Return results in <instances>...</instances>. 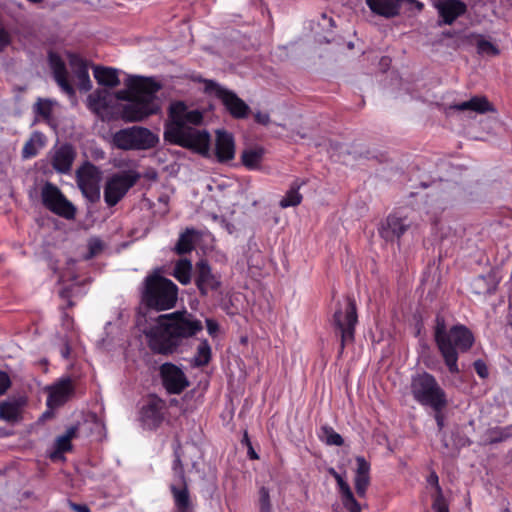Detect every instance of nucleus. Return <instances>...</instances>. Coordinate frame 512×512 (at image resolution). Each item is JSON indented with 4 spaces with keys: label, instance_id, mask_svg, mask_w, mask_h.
I'll use <instances>...</instances> for the list:
<instances>
[{
    "label": "nucleus",
    "instance_id": "nucleus-1",
    "mask_svg": "<svg viewBox=\"0 0 512 512\" xmlns=\"http://www.w3.org/2000/svg\"><path fill=\"white\" fill-rule=\"evenodd\" d=\"M203 114L197 109H189L181 102H174L169 108V120L165 125L164 138L170 143L191 149L206 157H216L220 163H226L235 157V142L231 133L216 131L215 149H211L210 134L194 126L202 123Z\"/></svg>",
    "mask_w": 512,
    "mask_h": 512
},
{
    "label": "nucleus",
    "instance_id": "nucleus-2",
    "mask_svg": "<svg viewBox=\"0 0 512 512\" xmlns=\"http://www.w3.org/2000/svg\"><path fill=\"white\" fill-rule=\"evenodd\" d=\"M126 89L113 93L116 100L126 101L121 107L119 117L124 122H139L156 114L160 110L156 93L160 85L152 78L128 76L125 80Z\"/></svg>",
    "mask_w": 512,
    "mask_h": 512
},
{
    "label": "nucleus",
    "instance_id": "nucleus-3",
    "mask_svg": "<svg viewBox=\"0 0 512 512\" xmlns=\"http://www.w3.org/2000/svg\"><path fill=\"white\" fill-rule=\"evenodd\" d=\"M66 57L72 71L71 77L61 57L56 53H49L50 68L57 84L70 97L75 95L72 82H74L80 90L89 91L92 88V82L88 72L87 61L79 55L70 52L66 54Z\"/></svg>",
    "mask_w": 512,
    "mask_h": 512
},
{
    "label": "nucleus",
    "instance_id": "nucleus-4",
    "mask_svg": "<svg viewBox=\"0 0 512 512\" xmlns=\"http://www.w3.org/2000/svg\"><path fill=\"white\" fill-rule=\"evenodd\" d=\"M435 341L451 373L458 372L456 349L467 350L473 344L471 332L462 325H457L446 330L444 319L437 317L435 327Z\"/></svg>",
    "mask_w": 512,
    "mask_h": 512
},
{
    "label": "nucleus",
    "instance_id": "nucleus-5",
    "mask_svg": "<svg viewBox=\"0 0 512 512\" xmlns=\"http://www.w3.org/2000/svg\"><path fill=\"white\" fill-rule=\"evenodd\" d=\"M178 298V287L170 279L154 273L145 278L142 292L143 303L157 311L171 309Z\"/></svg>",
    "mask_w": 512,
    "mask_h": 512
},
{
    "label": "nucleus",
    "instance_id": "nucleus-6",
    "mask_svg": "<svg viewBox=\"0 0 512 512\" xmlns=\"http://www.w3.org/2000/svg\"><path fill=\"white\" fill-rule=\"evenodd\" d=\"M411 393L421 405L430 406L435 412L447 405L446 394L434 376L427 372L414 375L411 380Z\"/></svg>",
    "mask_w": 512,
    "mask_h": 512
},
{
    "label": "nucleus",
    "instance_id": "nucleus-7",
    "mask_svg": "<svg viewBox=\"0 0 512 512\" xmlns=\"http://www.w3.org/2000/svg\"><path fill=\"white\" fill-rule=\"evenodd\" d=\"M158 143V134L143 126L122 128L111 136L112 146L124 151L149 150Z\"/></svg>",
    "mask_w": 512,
    "mask_h": 512
},
{
    "label": "nucleus",
    "instance_id": "nucleus-8",
    "mask_svg": "<svg viewBox=\"0 0 512 512\" xmlns=\"http://www.w3.org/2000/svg\"><path fill=\"white\" fill-rule=\"evenodd\" d=\"M149 347L156 353L168 354L177 347L176 341L166 320L158 316L154 325L144 330Z\"/></svg>",
    "mask_w": 512,
    "mask_h": 512
},
{
    "label": "nucleus",
    "instance_id": "nucleus-9",
    "mask_svg": "<svg viewBox=\"0 0 512 512\" xmlns=\"http://www.w3.org/2000/svg\"><path fill=\"white\" fill-rule=\"evenodd\" d=\"M138 179L139 174L134 171H124L112 175L104 189V199L107 205H116Z\"/></svg>",
    "mask_w": 512,
    "mask_h": 512
},
{
    "label": "nucleus",
    "instance_id": "nucleus-10",
    "mask_svg": "<svg viewBox=\"0 0 512 512\" xmlns=\"http://www.w3.org/2000/svg\"><path fill=\"white\" fill-rule=\"evenodd\" d=\"M162 319L166 320L176 341L195 335L202 330V324L187 311H177L163 314Z\"/></svg>",
    "mask_w": 512,
    "mask_h": 512
},
{
    "label": "nucleus",
    "instance_id": "nucleus-11",
    "mask_svg": "<svg viewBox=\"0 0 512 512\" xmlns=\"http://www.w3.org/2000/svg\"><path fill=\"white\" fill-rule=\"evenodd\" d=\"M204 90L219 98L233 117L245 118L248 115L249 106L232 91L221 87L212 80H204Z\"/></svg>",
    "mask_w": 512,
    "mask_h": 512
},
{
    "label": "nucleus",
    "instance_id": "nucleus-12",
    "mask_svg": "<svg viewBox=\"0 0 512 512\" xmlns=\"http://www.w3.org/2000/svg\"><path fill=\"white\" fill-rule=\"evenodd\" d=\"M41 198L44 206L54 214L65 219L75 217V207L55 185L46 183L42 188Z\"/></svg>",
    "mask_w": 512,
    "mask_h": 512
},
{
    "label": "nucleus",
    "instance_id": "nucleus-13",
    "mask_svg": "<svg viewBox=\"0 0 512 512\" xmlns=\"http://www.w3.org/2000/svg\"><path fill=\"white\" fill-rule=\"evenodd\" d=\"M357 323L356 305L348 299L344 307H339L334 313V325L341 334V346L354 339V329Z\"/></svg>",
    "mask_w": 512,
    "mask_h": 512
},
{
    "label": "nucleus",
    "instance_id": "nucleus-14",
    "mask_svg": "<svg viewBox=\"0 0 512 512\" xmlns=\"http://www.w3.org/2000/svg\"><path fill=\"white\" fill-rule=\"evenodd\" d=\"M101 171L91 163L77 170V184L86 198L95 201L100 197Z\"/></svg>",
    "mask_w": 512,
    "mask_h": 512
},
{
    "label": "nucleus",
    "instance_id": "nucleus-15",
    "mask_svg": "<svg viewBox=\"0 0 512 512\" xmlns=\"http://www.w3.org/2000/svg\"><path fill=\"white\" fill-rule=\"evenodd\" d=\"M88 108L102 120L116 118L114 95L107 89H97L87 98Z\"/></svg>",
    "mask_w": 512,
    "mask_h": 512
},
{
    "label": "nucleus",
    "instance_id": "nucleus-16",
    "mask_svg": "<svg viewBox=\"0 0 512 512\" xmlns=\"http://www.w3.org/2000/svg\"><path fill=\"white\" fill-rule=\"evenodd\" d=\"M76 157V151L70 144L55 146L50 151L52 167L59 173L66 174L71 171L72 164Z\"/></svg>",
    "mask_w": 512,
    "mask_h": 512
},
{
    "label": "nucleus",
    "instance_id": "nucleus-17",
    "mask_svg": "<svg viewBox=\"0 0 512 512\" xmlns=\"http://www.w3.org/2000/svg\"><path fill=\"white\" fill-rule=\"evenodd\" d=\"M161 375L164 386L170 393H180L188 386V381L183 371L171 363L161 366Z\"/></svg>",
    "mask_w": 512,
    "mask_h": 512
},
{
    "label": "nucleus",
    "instance_id": "nucleus-18",
    "mask_svg": "<svg viewBox=\"0 0 512 512\" xmlns=\"http://www.w3.org/2000/svg\"><path fill=\"white\" fill-rule=\"evenodd\" d=\"M412 221L408 217L389 215L381 228V236L389 241L399 239L410 227Z\"/></svg>",
    "mask_w": 512,
    "mask_h": 512
},
{
    "label": "nucleus",
    "instance_id": "nucleus-19",
    "mask_svg": "<svg viewBox=\"0 0 512 512\" xmlns=\"http://www.w3.org/2000/svg\"><path fill=\"white\" fill-rule=\"evenodd\" d=\"M164 402L158 398H152L141 409V421L148 429H154L163 420Z\"/></svg>",
    "mask_w": 512,
    "mask_h": 512
},
{
    "label": "nucleus",
    "instance_id": "nucleus-20",
    "mask_svg": "<svg viewBox=\"0 0 512 512\" xmlns=\"http://www.w3.org/2000/svg\"><path fill=\"white\" fill-rule=\"evenodd\" d=\"M434 6L445 24H452L465 13L466 5L460 0H435Z\"/></svg>",
    "mask_w": 512,
    "mask_h": 512
},
{
    "label": "nucleus",
    "instance_id": "nucleus-21",
    "mask_svg": "<svg viewBox=\"0 0 512 512\" xmlns=\"http://www.w3.org/2000/svg\"><path fill=\"white\" fill-rule=\"evenodd\" d=\"M196 285L202 294H207L210 291L216 290L219 286V281L215 275L212 274L210 266L206 261H199L196 264Z\"/></svg>",
    "mask_w": 512,
    "mask_h": 512
},
{
    "label": "nucleus",
    "instance_id": "nucleus-22",
    "mask_svg": "<svg viewBox=\"0 0 512 512\" xmlns=\"http://www.w3.org/2000/svg\"><path fill=\"white\" fill-rule=\"evenodd\" d=\"M47 405L50 408L59 407L72 395L73 388L69 379L61 380L48 388Z\"/></svg>",
    "mask_w": 512,
    "mask_h": 512
},
{
    "label": "nucleus",
    "instance_id": "nucleus-23",
    "mask_svg": "<svg viewBox=\"0 0 512 512\" xmlns=\"http://www.w3.org/2000/svg\"><path fill=\"white\" fill-rule=\"evenodd\" d=\"M366 4L373 13L390 18L399 13L401 0H366Z\"/></svg>",
    "mask_w": 512,
    "mask_h": 512
},
{
    "label": "nucleus",
    "instance_id": "nucleus-24",
    "mask_svg": "<svg viewBox=\"0 0 512 512\" xmlns=\"http://www.w3.org/2000/svg\"><path fill=\"white\" fill-rule=\"evenodd\" d=\"M94 78L97 83L107 88H115L120 84L119 70L112 67L95 66Z\"/></svg>",
    "mask_w": 512,
    "mask_h": 512
},
{
    "label": "nucleus",
    "instance_id": "nucleus-25",
    "mask_svg": "<svg viewBox=\"0 0 512 512\" xmlns=\"http://www.w3.org/2000/svg\"><path fill=\"white\" fill-rule=\"evenodd\" d=\"M454 109L459 111H473L475 113L484 114L486 112L492 111L493 107L486 97L475 96L472 97L468 101L461 102L459 104H455L453 106Z\"/></svg>",
    "mask_w": 512,
    "mask_h": 512
},
{
    "label": "nucleus",
    "instance_id": "nucleus-26",
    "mask_svg": "<svg viewBox=\"0 0 512 512\" xmlns=\"http://www.w3.org/2000/svg\"><path fill=\"white\" fill-rule=\"evenodd\" d=\"M46 138L40 132L32 133L29 140L24 144L22 149V157L29 159L35 157L39 151L45 146Z\"/></svg>",
    "mask_w": 512,
    "mask_h": 512
},
{
    "label": "nucleus",
    "instance_id": "nucleus-27",
    "mask_svg": "<svg viewBox=\"0 0 512 512\" xmlns=\"http://www.w3.org/2000/svg\"><path fill=\"white\" fill-rule=\"evenodd\" d=\"M77 427H69L63 435L57 437L55 441V451L51 453V458L56 459L64 452L71 449V440L76 436Z\"/></svg>",
    "mask_w": 512,
    "mask_h": 512
},
{
    "label": "nucleus",
    "instance_id": "nucleus-28",
    "mask_svg": "<svg viewBox=\"0 0 512 512\" xmlns=\"http://www.w3.org/2000/svg\"><path fill=\"white\" fill-rule=\"evenodd\" d=\"M303 184L304 182L298 180L292 183L290 189L279 202L281 208L294 207L301 203L302 195L299 193V189Z\"/></svg>",
    "mask_w": 512,
    "mask_h": 512
},
{
    "label": "nucleus",
    "instance_id": "nucleus-29",
    "mask_svg": "<svg viewBox=\"0 0 512 512\" xmlns=\"http://www.w3.org/2000/svg\"><path fill=\"white\" fill-rule=\"evenodd\" d=\"M170 488L177 508L185 511L189 507V493L186 483L184 485L172 483Z\"/></svg>",
    "mask_w": 512,
    "mask_h": 512
},
{
    "label": "nucleus",
    "instance_id": "nucleus-30",
    "mask_svg": "<svg viewBox=\"0 0 512 512\" xmlns=\"http://www.w3.org/2000/svg\"><path fill=\"white\" fill-rule=\"evenodd\" d=\"M192 263L187 259H180L174 268V277L183 285L191 281Z\"/></svg>",
    "mask_w": 512,
    "mask_h": 512
},
{
    "label": "nucleus",
    "instance_id": "nucleus-31",
    "mask_svg": "<svg viewBox=\"0 0 512 512\" xmlns=\"http://www.w3.org/2000/svg\"><path fill=\"white\" fill-rule=\"evenodd\" d=\"M196 233L194 230L187 229L181 234L176 245V251L179 254L190 252L194 248Z\"/></svg>",
    "mask_w": 512,
    "mask_h": 512
},
{
    "label": "nucleus",
    "instance_id": "nucleus-32",
    "mask_svg": "<svg viewBox=\"0 0 512 512\" xmlns=\"http://www.w3.org/2000/svg\"><path fill=\"white\" fill-rule=\"evenodd\" d=\"M211 357V349L206 340H203L198 348L196 355L193 358V363L195 366H203L206 365Z\"/></svg>",
    "mask_w": 512,
    "mask_h": 512
},
{
    "label": "nucleus",
    "instance_id": "nucleus-33",
    "mask_svg": "<svg viewBox=\"0 0 512 512\" xmlns=\"http://www.w3.org/2000/svg\"><path fill=\"white\" fill-rule=\"evenodd\" d=\"M174 455H175V459L173 461V466H172V470L174 473L173 483H176L178 485H184L186 483L185 472H184V466L181 461V455L179 453V448L175 449Z\"/></svg>",
    "mask_w": 512,
    "mask_h": 512
},
{
    "label": "nucleus",
    "instance_id": "nucleus-34",
    "mask_svg": "<svg viewBox=\"0 0 512 512\" xmlns=\"http://www.w3.org/2000/svg\"><path fill=\"white\" fill-rule=\"evenodd\" d=\"M262 152L259 150H245L242 155V163L249 169H256L261 161Z\"/></svg>",
    "mask_w": 512,
    "mask_h": 512
},
{
    "label": "nucleus",
    "instance_id": "nucleus-35",
    "mask_svg": "<svg viewBox=\"0 0 512 512\" xmlns=\"http://www.w3.org/2000/svg\"><path fill=\"white\" fill-rule=\"evenodd\" d=\"M320 438L323 442H325L328 445H336L341 446L343 444V438L340 434L334 431L331 427H323L321 429V435Z\"/></svg>",
    "mask_w": 512,
    "mask_h": 512
},
{
    "label": "nucleus",
    "instance_id": "nucleus-36",
    "mask_svg": "<svg viewBox=\"0 0 512 512\" xmlns=\"http://www.w3.org/2000/svg\"><path fill=\"white\" fill-rule=\"evenodd\" d=\"M54 102L48 99H38L34 105V112L44 118L49 119L52 113Z\"/></svg>",
    "mask_w": 512,
    "mask_h": 512
},
{
    "label": "nucleus",
    "instance_id": "nucleus-37",
    "mask_svg": "<svg viewBox=\"0 0 512 512\" xmlns=\"http://www.w3.org/2000/svg\"><path fill=\"white\" fill-rule=\"evenodd\" d=\"M19 409L16 404L2 403L0 405V418L6 421H15L18 418Z\"/></svg>",
    "mask_w": 512,
    "mask_h": 512
},
{
    "label": "nucleus",
    "instance_id": "nucleus-38",
    "mask_svg": "<svg viewBox=\"0 0 512 512\" xmlns=\"http://www.w3.org/2000/svg\"><path fill=\"white\" fill-rule=\"evenodd\" d=\"M104 243L98 237H92L87 242L88 253L85 255V259H91L99 255L104 250Z\"/></svg>",
    "mask_w": 512,
    "mask_h": 512
},
{
    "label": "nucleus",
    "instance_id": "nucleus-39",
    "mask_svg": "<svg viewBox=\"0 0 512 512\" xmlns=\"http://www.w3.org/2000/svg\"><path fill=\"white\" fill-rule=\"evenodd\" d=\"M477 51L479 54L488 56H495L499 53L498 48L492 42L483 38L477 42Z\"/></svg>",
    "mask_w": 512,
    "mask_h": 512
},
{
    "label": "nucleus",
    "instance_id": "nucleus-40",
    "mask_svg": "<svg viewBox=\"0 0 512 512\" xmlns=\"http://www.w3.org/2000/svg\"><path fill=\"white\" fill-rule=\"evenodd\" d=\"M335 480L338 484L340 493L343 496V501H348V500H351L352 498H354L353 493H352L348 483L343 479V477L341 475L339 477H337Z\"/></svg>",
    "mask_w": 512,
    "mask_h": 512
},
{
    "label": "nucleus",
    "instance_id": "nucleus-41",
    "mask_svg": "<svg viewBox=\"0 0 512 512\" xmlns=\"http://www.w3.org/2000/svg\"><path fill=\"white\" fill-rule=\"evenodd\" d=\"M354 482L357 494L361 497L364 496L370 482L369 476H355Z\"/></svg>",
    "mask_w": 512,
    "mask_h": 512
},
{
    "label": "nucleus",
    "instance_id": "nucleus-42",
    "mask_svg": "<svg viewBox=\"0 0 512 512\" xmlns=\"http://www.w3.org/2000/svg\"><path fill=\"white\" fill-rule=\"evenodd\" d=\"M357 470L355 476H369L370 465L363 457H357Z\"/></svg>",
    "mask_w": 512,
    "mask_h": 512
},
{
    "label": "nucleus",
    "instance_id": "nucleus-43",
    "mask_svg": "<svg viewBox=\"0 0 512 512\" xmlns=\"http://www.w3.org/2000/svg\"><path fill=\"white\" fill-rule=\"evenodd\" d=\"M261 512H270L269 493L266 488L260 489Z\"/></svg>",
    "mask_w": 512,
    "mask_h": 512
},
{
    "label": "nucleus",
    "instance_id": "nucleus-44",
    "mask_svg": "<svg viewBox=\"0 0 512 512\" xmlns=\"http://www.w3.org/2000/svg\"><path fill=\"white\" fill-rule=\"evenodd\" d=\"M433 510L435 512H449L448 510V506L444 500V498L439 495L435 500H434V503H433Z\"/></svg>",
    "mask_w": 512,
    "mask_h": 512
},
{
    "label": "nucleus",
    "instance_id": "nucleus-45",
    "mask_svg": "<svg viewBox=\"0 0 512 512\" xmlns=\"http://www.w3.org/2000/svg\"><path fill=\"white\" fill-rule=\"evenodd\" d=\"M11 381L7 373L0 371V396L10 387Z\"/></svg>",
    "mask_w": 512,
    "mask_h": 512
},
{
    "label": "nucleus",
    "instance_id": "nucleus-46",
    "mask_svg": "<svg viewBox=\"0 0 512 512\" xmlns=\"http://www.w3.org/2000/svg\"><path fill=\"white\" fill-rule=\"evenodd\" d=\"M474 366H475V370H476L477 374L481 378H486L488 376V369L484 362L478 360L474 363Z\"/></svg>",
    "mask_w": 512,
    "mask_h": 512
},
{
    "label": "nucleus",
    "instance_id": "nucleus-47",
    "mask_svg": "<svg viewBox=\"0 0 512 512\" xmlns=\"http://www.w3.org/2000/svg\"><path fill=\"white\" fill-rule=\"evenodd\" d=\"M343 504L350 512H361V507L355 498H352L348 501H343Z\"/></svg>",
    "mask_w": 512,
    "mask_h": 512
},
{
    "label": "nucleus",
    "instance_id": "nucleus-48",
    "mask_svg": "<svg viewBox=\"0 0 512 512\" xmlns=\"http://www.w3.org/2000/svg\"><path fill=\"white\" fill-rule=\"evenodd\" d=\"M207 331L211 336H215L218 332L219 326L217 322L211 319L206 320Z\"/></svg>",
    "mask_w": 512,
    "mask_h": 512
},
{
    "label": "nucleus",
    "instance_id": "nucleus-49",
    "mask_svg": "<svg viewBox=\"0 0 512 512\" xmlns=\"http://www.w3.org/2000/svg\"><path fill=\"white\" fill-rule=\"evenodd\" d=\"M255 120L262 125H268L270 123V117L267 113L257 112L255 114Z\"/></svg>",
    "mask_w": 512,
    "mask_h": 512
},
{
    "label": "nucleus",
    "instance_id": "nucleus-50",
    "mask_svg": "<svg viewBox=\"0 0 512 512\" xmlns=\"http://www.w3.org/2000/svg\"><path fill=\"white\" fill-rule=\"evenodd\" d=\"M10 43L9 34L2 28H0V50Z\"/></svg>",
    "mask_w": 512,
    "mask_h": 512
},
{
    "label": "nucleus",
    "instance_id": "nucleus-51",
    "mask_svg": "<svg viewBox=\"0 0 512 512\" xmlns=\"http://www.w3.org/2000/svg\"><path fill=\"white\" fill-rule=\"evenodd\" d=\"M402 3H409L412 7L416 8L418 11H421L424 7L423 3L418 0H401Z\"/></svg>",
    "mask_w": 512,
    "mask_h": 512
},
{
    "label": "nucleus",
    "instance_id": "nucleus-52",
    "mask_svg": "<svg viewBox=\"0 0 512 512\" xmlns=\"http://www.w3.org/2000/svg\"><path fill=\"white\" fill-rule=\"evenodd\" d=\"M435 420L437 422L438 428L441 430L444 426V419H443V416L441 415V411L436 412Z\"/></svg>",
    "mask_w": 512,
    "mask_h": 512
},
{
    "label": "nucleus",
    "instance_id": "nucleus-53",
    "mask_svg": "<svg viewBox=\"0 0 512 512\" xmlns=\"http://www.w3.org/2000/svg\"><path fill=\"white\" fill-rule=\"evenodd\" d=\"M61 355L63 358H68L69 355H70V347L68 344H65L62 348H61Z\"/></svg>",
    "mask_w": 512,
    "mask_h": 512
},
{
    "label": "nucleus",
    "instance_id": "nucleus-54",
    "mask_svg": "<svg viewBox=\"0 0 512 512\" xmlns=\"http://www.w3.org/2000/svg\"><path fill=\"white\" fill-rule=\"evenodd\" d=\"M74 510L77 512H90L89 508L85 505H74Z\"/></svg>",
    "mask_w": 512,
    "mask_h": 512
},
{
    "label": "nucleus",
    "instance_id": "nucleus-55",
    "mask_svg": "<svg viewBox=\"0 0 512 512\" xmlns=\"http://www.w3.org/2000/svg\"><path fill=\"white\" fill-rule=\"evenodd\" d=\"M329 473L336 479L337 477L340 476V474L338 472L335 471V469L333 468H330L329 469Z\"/></svg>",
    "mask_w": 512,
    "mask_h": 512
},
{
    "label": "nucleus",
    "instance_id": "nucleus-56",
    "mask_svg": "<svg viewBox=\"0 0 512 512\" xmlns=\"http://www.w3.org/2000/svg\"><path fill=\"white\" fill-rule=\"evenodd\" d=\"M249 454H250V457L252 459H257L258 458L257 454L253 451L252 448H250Z\"/></svg>",
    "mask_w": 512,
    "mask_h": 512
},
{
    "label": "nucleus",
    "instance_id": "nucleus-57",
    "mask_svg": "<svg viewBox=\"0 0 512 512\" xmlns=\"http://www.w3.org/2000/svg\"><path fill=\"white\" fill-rule=\"evenodd\" d=\"M437 480H438L437 476H434V478H432V481H437Z\"/></svg>",
    "mask_w": 512,
    "mask_h": 512
},
{
    "label": "nucleus",
    "instance_id": "nucleus-58",
    "mask_svg": "<svg viewBox=\"0 0 512 512\" xmlns=\"http://www.w3.org/2000/svg\"><path fill=\"white\" fill-rule=\"evenodd\" d=\"M437 480H438L437 476H434V478H432V481H437Z\"/></svg>",
    "mask_w": 512,
    "mask_h": 512
}]
</instances>
